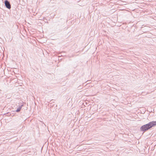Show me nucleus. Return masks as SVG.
<instances>
[{
	"instance_id": "obj_1",
	"label": "nucleus",
	"mask_w": 156,
	"mask_h": 156,
	"mask_svg": "<svg viewBox=\"0 0 156 156\" xmlns=\"http://www.w3.org/2000/svg\"><path fill=\"white\" fill-rule=\"evenodd\" d=\"M155 126H156V121H152L141 126L140 129L141 131L145 132Z\"/></svg>"
},
{
	"instance_id": "obj_2",
	"label": "nucleus",
	"mask_w": 156,
	"mask_h": 156,
	"mask_svg": "<svg viewBox=\"0 0 156 156\" xmlns=\"http://www.w3.org/2000/svg\"><path fill=\"white\" fill-rule=\"evenodd\" d=\"M4 3L6 8L9 9H10L11 8V6L10 2L7 0H5V1Z\"/></svg>"
},
{
	"instance_id": "obj_3",
	"label": "nucleus",
	"mask_w": 156,
	"mask_h": 156,
	"mask_svg": "<svg viewBox=\"0 0 156 156\" xmlns=\"http://www.w3.org/2000/svg\"><path fill=\"white\" fill-rule=\"evenodd\" d=\"M22 106H23L22 105H21V106H19V107L17 108L16 111V112H19L20 111L21 109Z\"/></svg>"
}]
</instances>
